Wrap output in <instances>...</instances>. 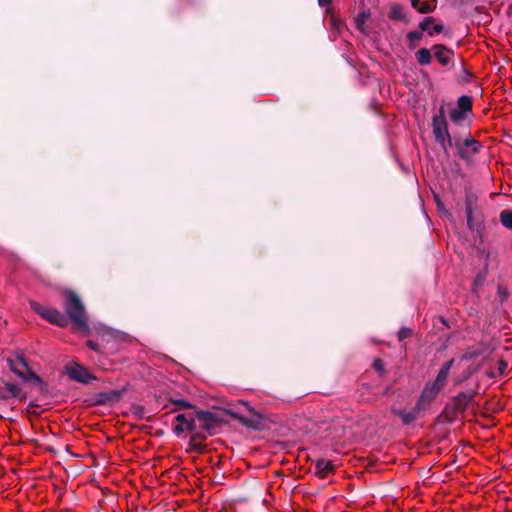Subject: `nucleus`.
I'll use <instances>...</instances> for the list:
<instances>
[{
    "instance_id": "1",
    "label": "nucleus",
    "mask_w": 512,
    "mask_h": 512,
    "mask_svg": "<svg viewBox=\"0 0 512 512\" xmlns=\"http://www.w3.org/2000/svg\"><path fill=\"white\" fill-rule=\"evenodd\" d=\"M62 295L64 297V310L68 322L71 321L72 326L76 330L88 333L89 326L86 309L80 297L70 289L63 290Z\"/></svg>"
},
{
    "instance_id": "2",
    "label": "nucleus",
    "mask_w": 512,
    "mask_h": 512,
    "mask_svg": "<svg viewBox=\"0 0 512 512\" xmlns=\"http://www.w3.org/2000/svg\"><path fill=\"white\" fill-rule=\"evenodd\" d=\"M243 404L247 409V415H243L233 410H227V414L246 428L257 431L264 430L266 428V417L248 403L244 402Z\"/></svg>"
},
{
    "instance_id": "3",
    "label": "nucleus",
    "mask_w": 512,
    "mask_h": 512,
    "mask_svg": "<svg viewBox=\"0 0 512 512\" xmlns=\"http://www.w3.org/2000/svg\"><path fill=\"white\" fill-rule=\"evenodd\" d=\"M473 101L470 96L462 95L458 98L456 107L449 111V119L453 125L465 126V122L473 116Z\"/></svg>"
},
{
    "instance_id": "4",
    "label": "nucleus",
    "mask_w": 512,
    "mask_h": 512,
    "mask_svg": "<svg viewBox=\"0 0 512 512\" xmlns=\"http://www.w3.org/2000/svg\"><path fill=\"white\" fill-rule=\"evenodd\" d=\"M195 417L198 421V429L205 431L208 435H214L216 429L224 422L218 413L204 410H196Z\"/></svg>"
},
{
    "instance_id": "5",
    "label": "nucleus",
    "mask_w": 512,
    "mask_h": 512,
    "mask_svg": "<svg viewBox=\"0 0 512 512\" xmlns=\"http://www.w3.org/2000/svg\"><path fill=\"white\" fill-rule=\"evenodd\" d=\"M9 369L16 374L19 378H21L24 382H32L35 386L38 387L40 393H45L47 391V383L37 375L32 369H28V372H23L18 368L16 361L12 358H8L6 360Z\"/></svg>"
},
{
    "instance_id": "6",
    "label": "nucleus",
    "mask_w": 512,
    "mask_h": 512,
    "mask_svg": "<svg viewBox=\"0 0 512 512\" xmlns=\"http://www.w3.org/2000/svg\"><path fill=\"white\" fill-rule=\"evenodd\" d=\"M476 205V198L472 194H468L465 200V212L467 226L470 230L475 231L476 234L482 238L484 227L480 217L474 215V206Z\"/></svg>"
},
{
    "instance_id": "7",
    "label": "nucleus",
    "mask_w": 512,
    "mask_h": 512,
    "mask_svg": "<svg viewBox=\"0 0 512 512\" xmlns=\"http://www.w3.org/2000/svg\"><path fill=\"white\" fill-rule=\"evenodd\" d=\"M477 395L476 390H468L459 392L452 398L451 409L454 414L464 413L467 407L473 402Z\"/></svg>"
},
{
    "instance_id": "8",
    "label": "nucleus",
    "mask_w": 512,
    "mask_h": 512,
    "mask_svg": "<svg viewBox=\"0 0 512 512\" xmlns=\"http://www.w3.org/2000/svg\"><path fill=\"white\" fill-rule=\"evenodd\" d=\"M66 373L71 380L82 384H89L97 379L86 367L79 364L66 366Z\"/></svg>"
},
{
    "instance_id": "9",
    "label": "nucleus",
    "mask_w": 512,
    "mask_h": 512,
    "mask_svg": "<svg viewBox=\"0 0 512 512\" xmlns=\"http://www.w3.org/2000/svg\"><path fill=\"white\" fill-rule=\"evenodd\" d=\"M443 386L439 385L435 381L428 382L422 390L417 403L422 408L426 409L430 403L436 398Z\"/></svg>"
},
{
    "instance_id": "10",
    "label": "nucleus",
    "mask_w": 512,
    "mask_h": 512,
    "mask_svg": "<svg viewBox=\"0 0 512 512\" xmlns=\"http://www.w3.org/2000/svg\"><path fill=\"white\" fill-rule=\"evenodd\" d=\"M432 132L436 143L440 145L444 153L448 156L449 149L454 147L452 134L449 132V128L432 130Z\"/></svg>"
},
{
    "instance_id": "11",
    "label": "nucleus",
    "mask_w": 512,
    "mask_h": 512,
    "mask_svg": "<svg viewBox=\"0 0 512 512\" xmlns=\"http://www.w3.org/2000/svg\"><path fill=\"white\" fill-rule=\"evenodd\" d=\"M421 410H424L418 403L410 410L405 411L397 408H392L391 412L399 417L404 425H409L419 418Z\"/></svg>"
},
{
    "instance_id": "12",
    "label": "nucleus",
    "mask_w": 512,
    "mask_h": 512,
    "mask_svg": "<svg viewBox=\"0 0 512 512\" xmlns=\"http://www.w3.org/2000/svg\"><path fill=\"white\" fill-rule=\"evenodd\" d=\"M435 58L442 66H447L452 62L454 52L443 44H435L432 46Z\"/></svg>"
},
{
    "instance_id": "13",
    "label": "nucleus",
    "mask_w": 512,
    "mask_h": 512,
    "mask_svg": "<svg viewBox=\"0 0 512 512\" xmlns=\"http://www.w3.org/2000/svg\"><path fill=\"white\" fill-rule=\"evenodd\" d=\"M45 320L61 328L68 326V318L56 308H48Z\"/></svg>"
},
{
    "instance_id": "14",
    "label": "nucleus",
    "mask_w": 512,
    "mask_h": 512,
    "mask_svg": "<svg viewBox=\"0 0 512 512\" xmlns=\"http://www.w3.org/2000/svg\"><path fill=\"white\" fill-rule=\"evenodd\" d=\"M334 470L335 466L330 460L318 459L315 461V475L322 479L333 473Z\"/></svg>"
},
{
    "instance_id": "15",
    "label": "nucleus",
    "mask_w": 512,
    "mask_h": 512,
    "mask_svg": "<svg viewBox=\"0 0 512 512\" xmlns=\"http://www.w3.org/2000/svg\"><path fill=\"white\" fill-rule=\"evenodd\" d=\"M125 389L120 390H110L107 392H101L98 394V404H110L117 402L121 399L122 395L124 394Z\"/></svg>"
},
{
    "instance_id": "16",
    "label": "nucleus",
    "mask_w": 512,
    "mask_h": 512,
    "mask_svg": "<svg viewBox=\"0 0 512 512\" xmlns=\"http://www.w3.org/2000/svg\"><path fill=\"white\" fill-rule=\"evenodd\" d=\"M448 128L447 113L445 104H442L438 112L432 118V130Z\"/></svg>"
},
{
    "instance_id": "17",
    "label": "nucleus",
    "mask_w": 512,
    "mask_h": 512,
    "mask_svg": "<svg viewBox=\"0 0 512 512\" xmlns=\"http://www.w3.org/2000/svg\"><path fill=\"white\" fill-rule=\"evenodd\" d=\"M454 359H450L449 361L445 362L442 367L440 368L438 375L436 379L434 380L436 383H438L441 386H445L448 375L450 373V370L454 364Z\"/></svg>"
},
{
    "instance_id": "18",
    "label": "nucleus",
    "mask_w": 512,
    "mask_h": 512,
    "mask_svg": "<svg viewBox=\"0 0 512 512\" xmlns=\"http://www.w3.org/2000/svg\"><path fill=\"white\" fill-rule=\"evenodd\" d=\"M168 401L174 405V408L171 409L170 412H177L185 409H194L196 411V406L189 401L184 399H176L173 397L168 398Z\"/></svg>"
},
{
    "instance_id": "19",
    "label": "nucleus",
    "mask_w": 512,
    "mask_h": 512,
    "mask_svg": "<svg viewBox=\"0 0 512 512\" xmlns=\"http://www.w3.org/2000/svg\"><path fill=\"white\" fill-rule=\"evenodd\" d=\"M5 387H6L7 391H8V393H10V395L12 397L18 399L21 402L26 401L27 394L22 392V390L19 387V385L14 384V383H6Z\"/></svg>"
},
{
    "instance_id": "20",
    "label": "nucleus",
    "mask_w": 512,
    "mask_h": 512,
    "mask_svg": "<svg viewBox=\"0 0 512 512\" xmlns=\"http://www.w3.org/2000/svg\"><path fill=\"white\" fill-rule=\"evenodd\" d=\"M403 10V6L400 4H393L390 8L388 17L392 20L404 21L408 23L409 20L405 18Z\"/></svg>"
},
{
    "instance_id": "21",
    "label": "nucleus",
    "mask_w": 512,
    "mask_h": 512,
    "mask_svg": "<svg viewBox=\"0 0 512 512\" xmlns=\"http://www.w3.org/2000/svg\"><path fill=\"white\" fill-rule=\"evenodd\" d=\"M416 59L422 66L429 65L432 60L431 52L427 48H421L416 52Z\"/></svg>"
},
{
    "instance_id": "22",
    "label": "nucleus",
    "mask_w": 512,
    "mask_h": 512,
    "mask_svg": "<svg viewBox=\"0 0 512 512\" xmlns=\"http://www.w3.org/2000/svg\"><path fill=\"white\" fill-rule=\"evenodd\" d=\"M463 144L467 149L471 150L472 154H476L480 151L482 145L479 141L475 140L470 134L463 139Z\"/></svg>"
},
{
    "instance_id": "23",
    "label": "nucleus",
    "mask_w": 512,
    "mask_h": 512,
    "mask_svg": "<svg viewBox=\"0 0 512 512\" xmlns=\"http://www.w3.org/2000/svg\"><path fill=\"white\" fill-rule=\"evenodd\" d=\"M499 221L503 227L512 230V210H502L499 214Z\"/></svg>"
},
{
    "instance_id": "24",
    "label": "nucleus",
    "mask_w": 512,
    "mask_h": 512,
    "mask_svg": "<svg viewBox=\"0 0 512 512\" xmlns=\"http://www.w3.org/2000/svg\"><path fill=\"white\" fill-rule=\"evenodd\" d=\"M13 355L15 357L14 360L16 361V363L23 367L26 370V372H28V369H31L23 351L17 350L13 353Z\"/></svg>"
},
{
    "instance_id": "25",
    "label": "nucleus",
    "mask_w": 512,
    "mask_h": 512,
    "mask_svg": "<svg viewBox=\"0 0 512 512\" xmlns=\"http://www.w3.org/2000/svg\"><path fill=\"white\" fill-rule=\"evenodd\" d=\"M29 305H30V308L36 313L38 314L39 316H41L43 319H45L46 317V313H47V310L48 308L42 306L40 303L34 301V300H30L29 301Z\"/></svg>"
},
{
    "instance_id": "26",
    "label": "nucleus",
    "mask_w": 512,
    "mask_h": 512,
    "mask_svg": "<svg viewBox=\"0 0 512 512\" xmlns=\"http://www.w3.org/2000/svg\"><path fill=\"white\" fill-rule=\"evenodd\" d=\"M423 37V34L421 31H410L408 34H407V39L409 40V48L410 49H414L415 46H416V42L417 41H420Z\"/></svg>"
},
{
    "instance_id": "27",
    "label": "nucleus",
    "mask_w": 512,
    "mask_h": 512,
    "mask_svg": "<svg viewBox=\"0 0 512 512\" xmlns=\"http://www.w3.org/2000/svg\"><path fill=\"white\" fill-rule=\"evenodd\" d=\"M488 274V265H485V267L475 276L473 284L476 287L482 286L484 281L486 280Z\"/></svg>"
},
{
    "instance_id": "28",
    "label": "nucleus",
    "mask_w": 512,
    "mask_h": 512,
    "mask_svg": "<svg viewBox=\"0 0 512 512\" xmlns=\"http://www.w3.org/2000/svg\"><path fill=\"white\" fill-rule=\"evenodd\" d=\"M483 353L482 350L478 348H469L462 356V360H471L479 357Z\"/></svg>"
},
{
    "instance_id": "29",
    "label": "nucleus",
    "mask_w": 512,
    "mask_h": 512,
    "mask_svg": "<svg viewBox=\"0 0 512 512\" xmlns=\"http://www.w3.org/2000/svg\"><path fill=\"white\" fill-rule=\"evenodd\" d=\"M370 12L369 11H362L358 14L356 18V26L359 30L364 29V24L366 20L369 18Z\"/></svg>"
},
{
    "instance_id": "30",
    "label": "nucleus",
    "mask_w": 512,
    "mask_h": 512,
    "mask_svg": "<svg viewBox=\"0 0 512 512\" xmlns=\"http://www.w3.org/2000/svg\"><path fill=\"white\" fill-rule=\"evenodd\" d=\"M190 450L195 451L197 453H204L207 450V445L200 442H192V437L189 440Z\"/></svg>"
},
{
    "instance_id": "31",
    "label": "nucleus",
    "mask_w": 512,
    "mask_h": 512,
    "mask_svg": "<svg viewBox=\"0 0 512 512\" xmlns=\"http://www.w3.org/2000/svg\"><path fill=\"white\" fill-rule=\"evenodd\" d=\"M208 434L203 431V430H197L195 431L194 433H192L191 437H192V442H200V443H203L207 438H208Z\"/></svg>"
},
{
    "instance_id": "32",
    "label": "nucleus",
    "mask_w": 512,
    "mask_h": 512,
    "mask_svg": "<svg viewBox=\"0 0 512 512\" xmlns=\"http://www.w3.org/2000/svg\"><path fill=\"white\" fill-rule=\"evenodd\" d=\"M197 422L198 421H197L195 415L194 416H190L189 419L187 420V422L185 423V426H184L185 430L194 433L198 429Z\"/></svg>"
},
{
    "instance_id": "33",
    "label": "nucleus",
    "mask_w": 512,
    "mask_h": 512,
    "mask_svg": "<svg viewBox=\"0 0 512 512\" xmlns=\"http://www.w3.org/2000/svg\"><path fill=\"white\" fill-rule=\"evenodd\" d=\"M413 334V331L412 329L410 328H406V327H402L399 332H398V340L401 342L409 337H411Z\"/></svg>"
},
{
    "instance_id": "34",
    "label": "nucleus",
    "mask_w": 512,
    "mask_h": 512,
    "mask_svg": "<svg viewBox=\"0 0 512 512\" xmlns=\"http://www.w3.org/2000/svg\"><path fill=\"white\" fill-rule=\"evenodd\" d=\"M373 368L380 373V375H383L385 373V363L382 359L376 358L372 363Z\"/></svg>"
},
{
    "instance_id": "35",
    "label": "nucleus",
    "mask_w": 512,
    "mask_h": 512,
    "mask_svg": "<svg viewBox=\"0 0 512 512\" xmlns=\"http://www.w3.org/2000/svg\"><path fill=\"white\" fill-rule=\"evenodd\" d=\"M497 293H498V295L500 297L501 303L505 302L508 299L509 295H510L508 289L505 286H502V285L498 286Z\"/></svg>"
},
{
    "instance_id": "36",
    "label": "nucleus",
    "mask_w": 512,
    "mask_h": 512,
    "mask_svg": "<svg viewBox=\"0 0 512 512\" xmlns=\"http://www.w3.org/2000/svg\"><path fill=\"white\" fill-rule=\"evenodd\" d=\"M434 9H435V6H432L429 3H427V2H423V3L420 4V6L417 9V11L419 13H421V14H428V13L433 12Z\"/></svg>"
},
{
    "instance_id": "37",
    "label": "nucleus",
    "mask_w": 512,
    "mask_h": 512,
    "mask_svg": "<svg viewBox=\"0 0 512 512\" xmlns=\"http://www.w3.org/2000/svg\"><path fill=\"white\" fill-rule=\"evenodd\" d=\"M457 154L458 156L462 159V160H467L469 159L470 155H469V152L468 150L466 149V147L464 146V144L462 145H459L457 144Z\"/></svg>"
},
{
    "instance_id": "38",
    "label": "nucleus",
    "mask_w": 512,
    "mask_h": 512,
    "mask_svg": "<svg viewBox=\"0 0 512 512\" xmlns=\"http://www.w3.org/2000/svg\"><path fill=\"white\" fill-rule=\"evenodd\" d=\"M435 19L431 16L425 17L422 22L419 23V29L422 31H427L428 26L434 23Z\"/></svg>"
},
{
    "instance_id": "39",
    "label": "nucleus",
    "mask_w": 512,
    "mask_h": 512,
    "mask_svg": "<svg viewBox=\"0 0 512 512\" xmlns=\"http://www.w3.org/2000/svg\"><path fill=\"white\" fill-rule=\"evenodd\" d=\"M188 419H189V416L186 414H183V413H180L175 417V420L178 422V424H182V425H184Z\"/></svg>"
},
{
    "instance_id": "40",
    "label": "nucleus",
    "mask_w": 512,
    "mask_h": 512,
    "mask_svg": "<svg viewBox=\"0 0 512 512\" xmlns=\"http://www.w3.org/2000/svg\"><path fill=\"white\" fill-rule=\"evenodd\" d=\"M499 366H498V370H499V374L500 375H503L508 367V364L505 360L501 359L499 362H498Z\"/></svg>"
},
{
    "instance_id": "41",
    "label": "nucleus",
    "mask_w": 512,
    "mask_h": 512,
    "mask_svg": "<svg viewBox=\"0 0 512 512\" xmlns=\"http://www.w3.org/2000/svg\"><path fill=\"white\" fill-rule=\"evenodd\" d=\"M443 30H444L443 25H441V24H435V25L433 26L432 31H429V32H428V34H429L430 36H433L435 33H441V32H443Z\"/></svg>"
},
{
    "instance_id": "42",
    "label": "nucleus",
    "mask_w": 512,
    "mask_h": 512,
    "mask_svg": "<svg viewBox=\"0 0 512 512\" xmlns=\"http://www.w3.org/2000/svg\"><path fill=\"white\" fill-rule=\"evenodd\" d=\"M184 431H185V427H184V425H182V424H177V425H176V426H174V428H173V432H174L176 435H180V434H182Z\"/></svg>"
},
{
    "instance_id": "43",
    "label": "nucleus",
    "mask_w": 512,
    "mask_h": 512,
    "mask_svg": "<svg viewBox=\"0 0 512 512\" xmlns=\"http://www.w3.org/2000/svg\"><path fill=\"white\" fill-rule=\"evenodd\" d=\"M452 139H453L455 148H457V144H459V145L463 144V139H461L456 133L452 134Z\"/></svg>"
},
{
    "instance_id": "44",
    "label": "nucleus",
    "mask_w": 512,
    "mask_h": 512,
    "mask_svg": "<svg viewBox=\"0 0 512 512\" xmlns=\"http://www.w3.org/2000/svg\"><path fill=\"white\" fill-rule=\"evenodd\" d=\"M87 346H88L90 349L94 350V351H98V350H99V346H98V344H97V343H95V342H94V341H92V340H88V341H87Z\"/></svg>"
},
{
    "instance_id": "45",
    "label": "nucleus",
    "mask_w": 512,
    "mask_h": 512,
    "mask_svg": "<svg viewBox=\"0 0 512 512\" xmlns=\"http://www.w3.org/2000/svg\"><path fill=\"white\" fill-rule=\"evenodd\" d=\"M9 398V394L0 388V401L7 400Z\"/></svg>"
},
{
    "instance_id": "46",
    "label": "nucleus",
    "mask_w": 512,
    "mask_h": 512,
    "mask_svg": "<svg viewBox=\"0 0 512 512\" xmlns=\"http://www.w3.org/2000/svg\"><path fill=\"white\" fill-rule=\"evenodd\" d=\"M332 3V0H318L320 7H326Z\"/></svg>"
},
{
    "instance_id": "47",
    "label": "nucleus",
    "mask_w": 512,
    "mask_h": 512,
    "mask_svg": "<svg viewBox=\"0 0 512 512\" xmlns=\"http://www.w3.org/2000/svg\"><path fill=\"white\" fill-rule=\"evenodd\" d=\"M410 2H411V6H412L414 9H416V10L419 8V6H420V4H421V3H420V0H410Z\"/></svg>"
},
{
    "instance_id": "48",
    "label": "nucleus",
    "mask_w": 512,
    "mask_h": 512,
    "mask_svg": "<svg viewBox=\"0 0 512 512\" xmlns=\"http://www.w3.org/2000/svg\"><path fill=\"white\" fill-rule=\"evenodd\" d=\"M471 375H472V371L467 370V371L464 373V375H463V379H468Z\"/></svg>"
},
{
    "instance_id": "49",
    "label": "nucleus",
    "mask_w": 512,
    "mask_h": 512,
    "mask_svg": "<svg viewBox=\"0 0 512 512\" xmlns=\"http://www.w3.org/2000/svg\"><path fill=\"white\" fill-rule=\"evenodd\" d=\"M463 72H464L468 77H470V76H471V74H470V73H469L465 68H463Z\"/></svg>"
},
{
    "instance_id": "50",
    "label": "nucleus",
    "mask_w": 512,
    "mask_h": 512,
    "mask_svg": "<svg viewBox=\"0 0 512 512\" xmlns=\"http://www.w3.org/2000/svg\"><path fill=\"white\" fill-rule=\"evenodd\" d=\"M463 379H455V384H460Z\"/></svg>"
},
{
    "instance_id": "51",
    "label": "nucleus",
    "mask_w": 512,
    "mask_h": 512,
    "mask_svg": "<svg viewBox=\"0 0 512 512\" xmlns=\"http://www.w3.org/2000/svg\"><path fill=\"white\" fill-rule=\"evenodd\" d=\"M391 387H387L384 391V394H387L390 391Z\"/></svg>"
},
{
    "instance_id": "52",
    "label": "nucleus",
    "mask_w": 512,
    "mask_h": 512,
    "mask_svg": "<svg viewBox=\"0 0 512 512\" xmlns=\"http://www.w3.org/2000/svg\"><path fill=\"white\" fill-rule=\"evenodd\" d=\"M217 483L221 484L220 478H217Z\"/></svg>"
},
{
    "instance_id": "53",
    "label": "nucleus",
    "mask_w": 512,
    "mask_h": 512,
    "mask_svg": "<svg viewBox=\"0 0 512 512\" xmlns=\"http://www.w3.org/2000/svg\"><path fill=\"white\" fill-rule=\"evenodd\" d=\"M217 483L221 484L220 478H217Z\"/></svg>"
}]
</instances>
